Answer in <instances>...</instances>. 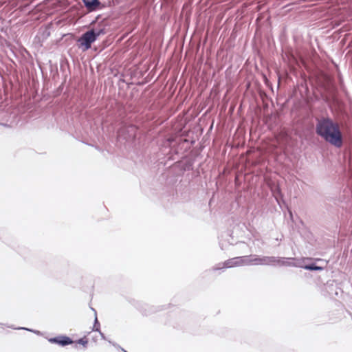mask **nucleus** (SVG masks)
<instances>
[{"label": "nucleus", "instance_id": "nucleus-1", "mask_svg": "<svg viewBox=\"0 0 352 352\" xmlns=\"http://www.w3.org/2000/svg\"><path fill=\"white\" fill-rule=\"evenodd\" d=\"M316 133L331 145L340 148L342 145V135L339 124L330 118H322L318 120Z\"/></svg>", "mask_w": 352, "mask_h": 352}, {"label": "nucleus", "instance_id": "nucleus-2", "mask_svg": "<svg viewBox=\"0 0 352 352\" xmlns=\"http://www.w3.org/2000/svg\"><path fill=\"white\" fill-rule=\"evenodd\" d=\"M104 33V30H100L97 32L94 30H91L84 33L78 41L79 47H82L84 51L89 50L91 47V43L96 40L97 37Z\"/></svg>", "mask_w": 352, "mask_h": 352}, {"label": "nucleus", "instance_id": "nucleus-3", "mask_svg": "<svg viewBox=\"0 0 352 352\" xmlns=\"http://www.w3.org/2000/svg\"><path fill=\"white\" fill-rule=\"evenodd\" d=\"M48 340L50 343L57 344L63 346L74 343V341L66 336H59L50 338Z\"/></svg>", "mask_w": 352, "mask_h": 352}, {"label": "nucleus", "instance_id": "nucleus-4", "mask_svg": "<svg viewBox=\"0 0 352 352\" xmlns=\"http://www.w3.org/2000/svg\"><path fill=\"white\" fill-rule=\"evenodd\" d=\"M85 7L89 11H94L98 8L100 2L98 0H82Z\"/></svg>", "mask_w": 352, "mask_h": 352}, {"label": "nucleus", "instance_id": "nucleus-5", "mask_svg": "<svg viewBox=\"0 0 352 352\" xmlns=\"http://www.w3.org/2000/svg\"><path fill=\"white\" fill-rule=\"evenodd\" d=\"M241 263H242V258L240 257V258H235L230 259L225 263V265L227 267H233L235 265H241Z\"/></svg>", "mask_w": 352, "mask_h": 352}, {"label": "nucleus", "instance_id": "nucleus-6", "mask_svg": "<svg viewBox=\"0 0 352 352\" xmlns=\"http://www.w3.org/2000/svg\"><path fill=\"white\" fill-rule=\"evenodd\" d=\"M304 268L306 270H322V267L316 266L314 264L305 265L304 267Z\"/></svg>", "mask_w": 352, "mask_h": 352}, {"label": "nucleus", "instance_id": "nucleus-7", "mask_svg": "<svg viewBox=\"0 0 352 352\" xmlns=\"http://www.w3.org/2000/svg\"><path fill=\"white\" fill-rule=\"evenodd\" d=\"M77 344H80L82 345L84 348H87V344H88V339L85 336L82 338L79 339L76 341Z\"/></svg>", "mask_w": 352, "mask_h": 352}]
</instances>
